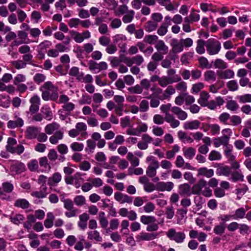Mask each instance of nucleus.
<instances>
[{"mask_svg":"<svg viewBox=\"0 0 251 251\" xmlns=\"http://www.w3.org/2000/svg\"><path fill=\"white\" fill-rule=\"evenodd\" d=\"M42 98L45 101H56L58 98V88L50 81L45 82L39 88Z\"/></svg>","mask_w":251,"mask_h":251,"instance_id":"nucleus-1","label":"nucleus"},{"mask_svg":"<svg viewBox=\"0 0 251 251\" xmlns=\"http://www.w3.org/2000/svg\"><path fill=\"white\" fill-rule=\"evenodd\" d=\"M172 104L170 103L162 104L160 107V111L165 114V121L170 124L173 128L177 127L180 125V122L176 119L174 116L169 113V110L172 108Z\"/></svg>","mask_w":251,"mask_h":251,"instance_id":"nucleus-2","label":"nucleus"},{"mask_svg":"<svg viewBox=\"0 0 251 251\" xmlns=\"http://www.w3.org/2000/svg\"><path fill=\"white\" fill-rule=\"evenodd\" d=\"M222 136L213 139V144L216 148H218L223 145L225 147V149H226L231 146L229 145V142L232 132L230 128H225L222 130Z\"/></svg>","mask_w":251,"mask_h":251,"instance_id":"nucleus-3","label":"nucleus"},{"mask_svg":"<svg viewBox=\"0 0 251 251\" xmlns=\"http://www.w3.org/2000/svg\"><path fill=\"white\" fill-rule=\"evenodd\" d=\"M205 47L207 53L210 55L218 54L221 49L220 42L213 39H208L206 42Z\"/></svg>","mask_w":251,"mask_h":251,"instance_id":"nucleus-4","label":"nucleus"},{"mask_svg":"<svg viewBox=\"0 0 251 251\" xmlns=\"http://www.w3.org/2000/svg\"><path fill=\"white\" fill-rule=\"evenodd\" d=\"M167 236L171 240L177 243H182L186 237L185 234L183 232H176L175 229L170 228L166 232Z\"/></svg>","mask_w":251,"mask_h":251,"instance_id":"nucleus-5","label":"nucleus"},{"mask_svg":"<svg viewBox=\"0 0 251 251\" xmlns=\"http://www.w3.org/2000/svg\"><path fill=\"white\" fill-rule=\"evenodd\" d=\"M170 46L172 47L170 53L174 54L171 59L175 60V56L177 57L176 55L182 52L183 50V48L180 41L176 38H173L171 40Z\"/></svg>","mask_w":251,"mask_h":251,"instance_id":"nucleus-6","label":"nucleus"},{"mask_svg":"<svg viewBox=\"0 0 251 251\" xmlns=\"http://www.w3.org/2000/svg\"><path fill=\"white\" fill-rule=\"evenodd\" d=\"M180 80L181 78L179 75H175L173 77L163 76L160 78L158 84L162 87H165L169 84L177 82Z\"/></svg>","mask_w":251,"mask_h":251,"instance_id":"nucleus-7","label":"nucleus"},{"mask_svg":"<svg viewBox=\"0 0 251 251\" xmlns=\"http://www.w3.org/2000/svg\"><path fill=\"white\" fill-rule=\"evenodd\" d=\"M29 102L30 103L31 105L29 107L28 113L30 114V115H33L39 111L41 100L38 96L34 95L30 98Z\"/></svg>","mask_w":251,"mask_h":251,"instance_id":"nucleus-8","label":"nucleus"},{"mask_svg":"<svg viewBox=\"0 0 251 251\" xmlns=\"http://www.w3.org/2000/svg\"><path fill=\"white\" fill-rule=\"evenodd\" d=\"M142 2L149 6H154L156 3L155 0H133L131 5L133 9L138 10L141 8Z\"/></svg>","mask_w":251,"mask_h":251,"instance_id":"nucleus-9","label":"nucleus"},{"mask_svg":"<svg viewBox=\"0 0 251 251\" xmlns=\"http://www.w3.org/2000/svg\"><path fill=\"white\" fill-rule=\"evenodd\" d=\"M15 120H10L7 122V127L13 129L16 127H22L24 125V120L16 114L14 115Z\"/></svg>","mask_w":251,"mask_h":251,"instance_id":"nucleus-10","label":"nucleus"},{"mask_svg":"<svg viewBox=\"0 0 251 251\" xmlns=\"http://www.w3.org/2000/svg\"><path fill=\"white\" fill-rule=\"evenodd\" d=\"M174 184L172 182H158L156 184V189L159 191H171L174 188Z\"/></svg>","mask_w":251,"mask_h":251,"instance_id":"nucleus-11","label":"nucleus"},{"mask_svg":"<svg viewBox=\"0 0 251 251\" xmlns=\"http://www.w3.org/2000/svg\"><path fill=\"white\" fill-rule=\"evenodd\" d=\"M172 112L176 116L177 118L181 120L184 121L187 119L188 114L186 112L179 107L174 106L171 108Z\"/></svg>","mask_w":251,"mask_h":251,"instance_id":"nucleus-12","label":"nucleus"},{"mask_svg":"<svg viewBox=\"0 0 251 251\" xmlns=\"http://www.w3.org/2000/svg\"><path fill=\"white\" fill-rule=\"evenodd\" d=\"M114 198L121 203H127L130 204L132 203L133 200L132 197L119 192H116L114 194Z\"/></svg>","mask_w":251,"mask_h":251,"instance_id":"nucleus-13","label":"nucleus"},{"mask_svg":"<svg viewBox=\"0 0 251 251\" xmlns=\"http://www.w3.org/2000/svg\"><path fill=\"white\" fill-rule=\"evenodd\" d=\"M40 130V128L35 126H29L26 127L25 130V136L27 139H33L37 137L39 131Z\"/></svg>","mask_w":251,"mask_h":251,"instance_id":"nucleus-14","label":"nucleus"},{"mask_svg":"<svg viewBox=\"0 0 251 251\" xmlns=\"http://www.w3.org/2000/svg\"><path fill=\"white\" fill-rule=\"evenodd\" d=\"M207 185L206 181L203 179H200L197 184L192 187V194L200 195L202 191V189L205 188Z\"/></svg>","mask_w":251,"mask_h":251,"instance_id":"nucleus-15","label":"nucleus"},{"mask_svg":"<svg viewBox=\"0 0 251 251\" xmlns=\"http://www.w3.org/2000/svg\"><path fill=\"white\" fill-rule=\"evenodd\" d=\"M158 234L156 233H147L142 232L136 236L139 241H150L156 238Z\"/></svg>","mask_w":251,"mask_h":251,"instance_id":"nucleus-16","label":"nucleus"},{"mask_svg":"<svg viewBox=\"0 0 251 251\" xmlns=\"http://www.w3.org/2000/svg\"><path fill=\"white\" fill-rule=\"evenodd\" d=\"M217 74L220 79H231L234 76V72L230 69H226L223 71H218Z\"/></svg>","mask_w":251,"mask_h":251,"instance_id":"nucleus-17","label":"nucleus"},{"mask_svg":"<svg viewBox=\"0 0 251 251\" xmlns=\"http://www.w3.org/2000/svg\"><path fill=\"white\" fill-rule=\"evenodd\" d=\"M176 93V90L172 85H169L163 91V95L159 97L158 99L161 100L169 99L171 96Z\"/></svg>","mask_w":251,"mask_h":251,"instance_id":"nucleus-18","label":"nucleus"},{"mask_svg":"<svg viewBox=\"0 0 251 251\" xmlns=\"http://www.w3.org/2000/svg\"><path fill=\"white\" fill-rule=\"evenodd\" d=\"M63 132L61 130H57L49 138L50 142L51 144L56 145L58 144L59 140L63 138Z\"/></svg>","mask_w":251,"mask_h":251,"instance_id":"nucleus-19","label":"nucleus"},{"mask_svg":"<svg viewBox=\"0 0 251 251\" xmlns=\"http://www.w3.org/2000/svg\"><path fill=\"white\" fill-rule=\"evenodd\" d=\"M201 123L198 120L187 121L184 123L183 128L186 130L197 129L199 128Z\"/></svg>","mask_w":251,"mask_h":251,"instance_id":"nucleus-20","label":"nucleus"},{"mask_svg":"<svg viewBox=\"0 0 251 251\" xmlns=\"http://www.w3.org/2000/svg\"><path fill=\"white\" fill-rule=\"evenodd\" d=\"M214 174V170L211 169H208L206 167H202L198 170V176H203L207 178H210L213 176Z\"/></svg>","mask_w":251,"mask_h":251,"instance_id":"nucleus-21","label":"nucleus"},{"mask_svg":"<svg viewBox=\"0 0 251 251\" xmlns=\"http://www.w3.org/2000/svg\"><path fill=\"white\" fill-rule=\"evenodd\" d=\"M178 193L181 196H190L192 192H191L190 185L185 183L179 186Z\"/></svg>","mask_w":251,"mask_h":251,"instance_id":"nucleus-22","label":"nucleus"},{"mask_svg":"<svg viewBox=\"0 0 251 251\" xmlns=\"http://www.w3.org/2000/svg\"><path fill=\"white\" fill-rule=\"evenodd\" d=\"M61 179V175L58 172L55 173L52 175V176L49 178L48 184L50 187L55 186L60 182Z\"/></svg>","mask_w":251,"mask_h":251,"instance_id":"nucleus-23","label":"nucleus"},{"mask_svg":"<svg viewBox=\"0 0 251 251\" xmlns=\"http://www.w3.org/2000/svg\"><path fill=\"white\" fill-rule=\"evenodd\" d=\"M155 48L156 49L157 51L162 53L164 55L168 53L169 50L168 47L165 44V42L161 40L157 41V43L155 45Z\"/></svg>","mask_w":251,"mask_h":251,"instance_id":"nucleus-24","label":"nucleus"},{"mask_svg":"<svg viewBox=\"0 0 251 251\" xmlns=\"http://www.w3.org/2000/svg\"><path fill=\"white\" fill-rule=\"evenodd\" d=\"M48 195L47 187L46 186H41L39 191L33 192L31 195L37 198H44L47 197Z\"/></svg>","mask_w":251,"mask_h":251,"instance_id":"nucleus-25","label":"nucleus"},{"mask_svg":"<svg viewBox=\"0 0 251 251\" xmlns=\"http://www.w3.org/2000/svg\"><path fill=\"white\" fill-rule=\"evenodd\" d=\"M59 127L60 125L58 123L53 122L46 126L45 127V131L46 134L50 135L52 134L54 131L58 130Z\"/></svg>","mask_w":251,"mask_h":251,"instance_id":"nucleus-26","label":"nucleus"},{"mask_svg":"<svg viewBox=\"0 0 251 251\" xmlns=\"http://www.w3.org/2000/svg\"><path fill=\"white\" fill-rule=\"evenodd\" d=\"M210 98V95L208 93L202 91L201 93L200 97L198 100V102L202 106L205 107L208 103V100Z\"/></svg>","mask_w":251,"mask_h":251,"instance_id":"nucleus-27","label":"nucleus"},{"mask_svg":"<svg viewBox=\"0 0 251 251\" xmlns=\"http://www.w3.org/2000/svg\"><path fill=\"white\" fill-rule=\"evenodd\" d=\"M75 128L81 136L85 137L88 135L86 131L87 126L85 123L83 122L77 123L75 125Z\"/></svg>","mask_w":251,"mask_h":251,"instance_id":"nucleus-28","label":"nucleus"},{"mask_svg":"<svg viewBox=\"0 0 251 251\" xmlns=\"http://www.w3.org/2000/svg\"><path fill=\"white\" fill-rule=\"evenodd\" d=\"M55 217L52 212H48L47 214V218L44 221V226L47 228H50L53 226V221Z\"/></svg>","mask_w":251,"mask_h":251,"instance_id":"nucleus-29","label":"nucleus"},{"mask_svg":"<svg viewBox=\"0 0 251 251\" xmlns=\"http://www.w3.org/2000/svg\"><path fill=\"white\" fill-rule=\"evenodd\" d=\"M10 169L16 174H20L25 170V166L22 162H17L11 165Z\"/></svg>","mask_w":251,"mask_h":251,"instance_id":"nucleus-30","label":"nucleus"},{"mask_svg":"<svg viewBox=\"0 0 251 251\" xmlns=\"http://www.w3.org/2000/svg\"><path fill=\"white\" fill-rule=\"evenodd\" d=\"M41 112L45 119L50 121L52 119L53 115L50 107L47 106L42 107Z\"/></svg>","mask_w":251,"mask_h":251,"instance_id":"nucleus-31","label":"nucleus"},{"mask_svg":"<svg viewBox=\"0 0 251 251\" xmlns=\"http://www.w3.org/2000/svg\"><path fill=\"white\" fill-rule=\"evenodd\" d=\"M177 135L179 139L184 143L191 144L194 142V139L185 132L179 131L177 133Z\"/></svg>","mask_w":251,"mask_h":251,"instance_id":"nucleus-32","label":"nucleus"},{"mask_svg":"<svg viewBox=\"0 0 251 251\" xmlns=\"http://www.w3.org/2000/svg\"><path fill=\"white\" fill-rule=\"evenodd\" d=\"M14 206L22 209H26L29 207V202L25 199H19L15 201Z\"/></svg>","mask_w":251,"mask_h":251,"instance_id":"nucleus-33","label":"nucleus"},{"mask_svg":"<svg viewBox=\"0 0 251 251\" xmlns=\"http://www.w3.org/2000/svg\"><path fill=\"white\" fill-rule=\"evenodd\" d=\"M182 151L184 156L189 159H192L196 152V150L193 147L184 148Z\"/></svg>","mask_w":251,"mask_h":251,"instance_id":"nucleus-34","label":"nucleus"},{"mask_svg":"<svg viewBox=\"0 0 251 251\" xmlns=\"http://www.w3.org/2000/svg\"><path fill=\"white\" fill-rule=\"evenodd\" d=\"M17 144L16 139L13 138H8L7 140V144L6 146V149L8 152L14 153H15L14 146Z\"/></svg>","mask_w":251,"mask_h":251,"instance_id":"nucleus-35","label":"nucleus"},{"mask_svg":"<svg viewBox=\"0 0 251 251\" xmlns=\"http://www.w3.org/2000/svg\"><path fill=\"white\" fill-rule=\"evenodd\" d=\"M27 166L31 172H36L39 171L38 162L36 159H33L30 160L27 164Z\"/></svg>","mask_w":251,"mask_h":251,"instance_id":"nucleus-36","label":"nucleus"},{"mask_svg":"<svg viewBox=\"0 0 251 251\" xmlns=\"http://www.w3.org/2000/svg\"><path fill=\"white\" fill-rule=\"evenodd\" d=\"M88 238L90 240H95L97 242H100L102 238L97 230H93L88 232Z\"/></svg>","mask_w":251,"mask_h":251,"instance_id":"nucleus-37","label":"nucleus"},{"mask_svg":"<svg viewBox=\"0 0 251 251\" xmlns=\"http://www.w3.org/2000/svg\"><path fill=\"white\" fill-rule=\"evenodd\" d=\"M206 45V42L202 40L199 39L197 41V47L196 48V52L200 54H203L205 52L204 46Z\"/></svg>","mask_w":251,"mask_h":251,"instance_id":"nucleus-38","label":"nucleus"},{"mask_svg":"<svg viewBox=\"0 0 251 251\" xmlns=\"http://www.w3.org/2000/svg\"><path fill=\"white\" fill-rule=\"evenodd\" d=\"M156 221L155 218L152 216L142 215L140 217L141 222L143 224L148 226L152 223H155Z\"/></svg>","mask_w":251,"mask_h":251,"instance_id":"nucleus-39","label":"nucleus"},{"mask_svg":"<svg viewBox=\"0 0 251 251\" xmlns=\"http://www.w3.org/2000/svg\"><path fill=\"white\" fill-rule=\"evenodd\" d=\"M98 219L101 227L103 228H106L108 225V221L105 217V214L104 212L101 211L99 213Z\"/></svg>","mask_w":251,"mask_h":251,"instance_id":"nucleus-40","label":"nucleus"},{"mask_svg":"<svg viewBox=\"0 0 251 251\" xmlns=\"http://www.w3.org/2000/svg\"><path fill=\"white\" fill-rule=\"evenodd\" d=\"M231 173V169L227 166H222L218 168L217 170V174L219 176H228Z\"/></svg>","mask_w":251,"mask_h":251,"instance_id":"nucleus-41","label":"nucleus"},{"mask_svg":"<svg viewBox=\"0 0 251 251\" xmlns=\"http://www.w3.org/2000/svg\"><path fill=\"white\" fill-rule=\"evenodd\" d=\"M129 11L128 6L126 4H123L115 9L114 14L116 16H119L126 13Z\"/></svg>","mask_w":251,"mask_h":251,"instance_id":"nucleus-42","label":"nucleus"},{"mask_svg":"<svg viewBox=\"0 0 251 251\" xmlns=\"http://www.w3.org/2000/svg\"><path fill=\"white\" fill-rule=\"evenodd\" d=\"M123 16L122 20L125 24H128L131 23L134 17L135 12L133 10H129L128 12L125 14Z\"/></svg>","mask_w":251,"mask_h":251,"instance_id":"nucleus-43","label":"nucleus"},{"mask_svg":"<svg viewBox=\"0 0 251 251\" xmlns=\"http://www.w3.org/2000/svg\"><path fill=\"white\" fill-rule=\"evenodd\" d=\"M158 168L159 166L149 165L146 171L147 176L151 178L154 177L156 175V170Z\"/></svg>","mask_w":251,"mask_h":251,"instance_id":"nucleus-44","label":"nucleus"},{"mask_svg":"<svg viewBox=\"0 0 251 251\" xmlns=\"http://www.w3.org/2000/svg\"><path fill=\"white\" fill-rule=\"evenodd\" d=\"M214 66L215 68H218L219 69H226L228 67L227 63L222 59L220 58L216 59L215 60Z\"/></svg>","mask_w":251,"mask_h":251,"instance_id":"nucleus-45","label":"nucleus"},{"mask_svg":"<svg viewBox=\"0 0 251 251\" xmlns=\"http://www.w3.org/2000/svg\"><path fill=\"white\" fill-rule=\"evenodd\" d=\"M70 33L75 42L81 43L83 42L84 40L81 33L74 30L70 31Z\"/></svg>","mask_w":251,"mask_h":251,"instance_id":"nucleus-46","label":"nucleus"},{"mask_svg":"<svg viewBox=\"0 0 251 251\" xmlns=\"http://www.w3.org/2000/svg\"><path fill=\"white\" fill-rule=\"evenodd\" d=\"M233 219H243L246 215V210L243 207L239 208L235 211L234 215H232Z\"/></svg>","mask_w":251,"mask_h":251,"instance_id":"nucleus-47","label":"nucleus"},{"mask_svg":"<svg viewBox=\"0 0 251 251\" xmlns=\"http://www.w3.org/2000/svg\"><path fill=\"white\" fill-rule=\"evenodd\" d=\"M226 108L231 111H236L239 109V105L235 100H229L226 104Z\"/></svg>","mask_w":251,"mask_h":251,"instance_id":"nucleus-48","label":"nucleus"},{"mask_svg":"<svg viewBox=\"0 0 251 251\" xmlns=\"http://www.w3.org/2000/svg\"><path fill=\"white\" fill-rule=\"evenodd\" d=\"M157 27V23L151 21L147 22L145 25V30L149 32L154 31Z\"/></svg>","mask_w":251,"mask_h":251,"instance_id":"nucleus-49","label":"nucleus"},{"mask_svg":"<svg viewBox=\"0 0 251 251\" xmlns=\"http://www.w3.org/2000/svg\"><path fill=\"white\" fill-rule=\"evenodd\" d=\"M232 146L224 150V153L229 162L233 161L235 159V156L232 153Z\"/></svg>","mask_w":251,"mask_h":251,"instance_id":"nucleus-50","label":"nucleus"},{"mask_svg":"<svg viewBox=\"0 0 251 251\" xmlns=\"http://www.w3.org/2000/svg\"><path fill=\"white\" fill-rule=\"evenodd\" d=\"M193 56V52H188L183 54L180 58V61L183 64L187 65L189 63V60Z\"/></svg>","mask_w":251,"mask_h":251,"instance_id":"nucleus-51","label":"nucleus"},{"mask_svg":"<svg viewBox=\"0 0 251 251\" xmlns=\"http://www.w3.org/2000/svg\"><path fill=\"white\" fill-rule=\"evenodd\" d=\"M33 79L36 84H40L45 81L46 76L41 73H37L34 75Z\"/></svg>","mask_w":251,"mask_h":251,"instance_id":"nucleus-52","label":"nucleus"},{"mask_svg":"<svg viewBox=\"0 0 251 251\" xmlns=\"http://www.w3.org/2000/svg\"><path fill=\"white\" fill-rule=\"evenodd\" d=\"M143 174V170L142 168L129 167L128 169V175H141Z\"/></svg>","mask_w":251,"mask_h":251,"instance_id":"nucleus-53","label":"nucleus"},{"mask_svg":"<svg viewBox=\"0 0 251 251\" xmlns=\"http://www.w3.org/2000/svg\"><path fill=\"white\" fill-rule=\"evenodd\" d=\"M24 220V217L22 214L13 215L10 217L11 221L16 225H19Z\"/></svg>","mask_w":251,"mask_h":251,"instance_id":"nucleus-54","label":"nucleus"},{"mask_svg":"<svg viewBox=\"0 0 251 251\" xmlns=\"http://www.w3.org/2000/svg\"><path fill=\"white\" fill-rule=\"evenodd\" d=\"M12 65L18 70L25 68L26 65L25 62L22 60H17L11 62Z\"/></svg>","mask_w":251,"mask_h":251,"instance_id":"nucleus-55","label":"nucleus"},{"mask_svg":"<svg viewBox=\"0 0 251 251\" xmlns=\"http://www.w3.org/2000/svg\"><path fill=\"white\" fill-rule=\"evenodd\" d=\"M158 37L155 35H147L144 38V41L147 43L152 45L154 44L157 40Z\"/></svg>","mask_w":251,"mask_h":251,"instance_id":"nucleus-56","label":"nucleus"},{"mask_svg":"<svg viewBox=\"0 0 251 251\" xmlns=\"http://www.w3.org/2000/svg\"><path fill=\"white\" fill-rule=\"evenodd\" d=\"M237 100L241 103L251 102V94H247L237 97Z\"/></svg>","mask_w":251,"mask_h":251,"instance_id":"nucleus-57","label":"nucleus"},{"mask_svg":"<svg viewBox=\"0 0 251 251\" xmlns=\"http://www.w3.org/2000/svg\"><path fill=\"white\" fill-rule=\"evenodd\" d=\"M155 97L153 96V95H150L146 98L148 99H150V106L152 108H156L160 104V101L159 99H155Z\"/></svg>","mask_w":251,"mask_h":251,"instance_id":"nucleus-58","label":"nucleus"},{"mask_svg":"<svg viewBox=\"0 0 251 251\" xmlns=\"http://www.w3.org/2000/svg\"><path fill=\"white\" fill-rule=\"evenodd\" d=\"M204 80L205 81H215L216 80V74L213 71H207L204 74Z\"/></svg>","mask_w":251,"mask_h":251,"instance_id":"nucleus-59","label":"nucleus"},{"mask_svg":"<svg viewBox=\"0 0 251 251\" xmlns=\"http://www.w3.org/2000/svg\"><path fill=\"white\" fill-rule=\"evenodd\" d=\"M82 174L80 173H76L74 175V185L76 188H79L81 185V183L83 182L84 179L81 177Z\"/></svg>","mask_w":251,"mask_h":251,"instance_id":"nucleus-60","label":"nucleus"},{"mask_svg":"<svg viewBox=\"0 0 251 251\" xmlns=\"http://www.w3.org/2000/svg\"><path fill=\"white\" fill-rule=\"evenodd\" d=\"M226 229V225L224 223H220L214 228V232L218 235H222L225 232Z\"/></svg>","mask_w":251,"mask_h":251,"instance_id":"nucleus-61","label":"nucleus"},{"mask_svg":"<svg viewBox=\"0 0 251 251\" xmlns=\"http://www.w3.org/2000/svg\"><path fill=\"white\" fill-rule=\"evenodd\" d=\"M70 148L74 151H81L84 149V145L82 143L75 142L71 144Z\"/></svg>","mask_w":251,"mask_h":251,"instance_id":"nucleus-62","label":"nucleus"},{"mask_svg":"<svg viewBox=\"0 0 251 251\" xmlns=\"http://www.w3.org/2000/svg\"><path fill=\"white\" fill-rule=\"evenodd\" d=\"M140 85L142 88L143 91L144 90L148 91L151 86V80L147 78H144L141 80Z\"/></svg>","mask_w":251,"mask_h":251,"instance_id":"nucleus-63","label":"nucleus"},{"mask_svg":"<svg viewBox=\"0 0 251 251\" xmlns=\"http://www.w3.org/2000/svg\"><path fill=\"white\" fill-rule=\"evenodd\" d=\"M74 201L77 206H81L85 204L86 200L84 196L79 195L75 197Z\"/></svg>","mask_w":251,"mask_h":251,"instance_id":"nucleus-64","label":"nucleus"}]
</instances>
